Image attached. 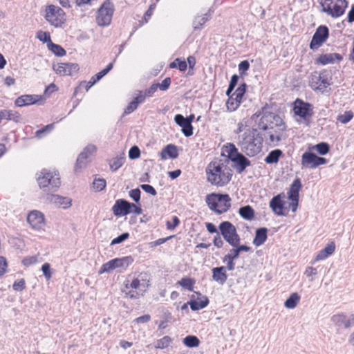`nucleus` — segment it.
<instances>
[{
	"label": "nucleus",
	"mask_w": 354,
	"mask_h": 354,
	"mask_svg": "<svg viewBox=\"0 0 354 354\" xmlns=\"http://www.w3.org/2000/svg\"><path fill=\"white\" fill-rule=\"evenodd\" d=\"M27 221L31 227L36 230H40L45 226L44 215L38 210L30 212L27 216Z\"/></svg>",
	"instance_id": "obj_19"
},
{
	"label": "nucleus",
	"mask_w": 354,
	"mask_h": 354,
	"mask_svg": "<svg viewBox=\"0 0 354 354\" xmlns=\"http://www.w3.org/2000/svg\"><path fill=\"white\" fill-rule=\"evenodd\" d=\"M268 230L266 227H261L256 230L253 244L258 247L263 245L267 239Z\"/></svg>",
	"instance_id": "obj_32"
},
{
	"label": "nucleus",
	"mask_w": 354,
	"mask_h": 354,
	"mask_svg": "<svg viewBox=\"0 0 354 354\" xmlns=\"http://www.w3.org/2000/svg\"><path fill=\"white\" fill-rule=\"evenodd\" d=\"M294 112L296 115L306 119L313 114L312 105L308 102H303L300 99H297L295 102Z\"/></svg>",
	"instance_id": "obj_20"
},
{
	"label": "nucleus",
	"mask_w": 354,
	"mask_h": 354,
	"mask_svg": "<svg viewBox=\"0 0 354 354\" xmlns=\"http://www.w3.org/2000/svg\"><path fill=\"white\" fill-rule=\"evenodd\" d=\"M114 7L111 0H106L98 9L97 23L100 26L110 24L113 15Z\"/></svg>",
	"instance_id": "obj_12"
},
{
	"label": "nucleus",
	"mask_w": 354,
	"mask_h": 354,
	"mask_svg": "<svg viewBox=\"0 0 354 354\" xmlns=\"http://www.w3.org/2000/svg\"><path fill=\"white\" fill-rule=\"evenodd\" d=\"M95 83H97V82L91 77L89 81H83L81 82L80 85L84 86L86 91H88Z\"/></svg>",
	"instance_id": "obj_63"
},
{
	"label": "nucleus",
	"mask_w": 354,
	"mask_h": 354,
	"mask_svg": "<svg viewBox=\"0 0 354 354\" xmlns=\"http://www.w3.org/2000/svg\"><path fill=\"white\" fill-rule=\"evenodd\" d=\"M219 230L223 239L232 247L239 245L240 238L236 232V229L229 221H223L219 225Z\"/></svg>",
	"instance_id": "obj_11"
},
{
	"label": "nucleus",
	"mask_w": 354,
	"mask_h": 354,
	"mask_svg": "<svg viewBox=\"0 0 354 354\" xmlns=\"http://www.w3.org/2000/svg\"><path fill=\"white\" fill-rule=\"evenodd\" d=\"M41 99V96L38 95H23L15 100V104L17 106L21 107L35 104Z\"/></svg>",
	"instance_id": "obj_22"
},
{
	"label": "nucleus",
	"mask_w": 354,
	"mask_h": 354,
	"mask_svg": "<svg viewBox=\"0 0 354 354\" xmlns=\"http://www.w3.org/2000/svg\"><path fill=\"white\" fill-rule=\"evenodd\" d=\"M211 18L210 11L208 10L207 12L197 15L193 21V28L194 30L201 29L203 26Z\"/></svg>",
	"instance_id": "obj_31"
},
{
	"label": "nucleus",
	"mask_w": 354,
	"mask_h": 354,
	"mask_svg": "<svg viewBox=\"0 0 354 354\" xmlns=\"http://www.w3.org/2000/svg\"><path fill=\"white\" fill-rule=\"evenodd\" d=\"M209 303V300L207 297H204L203 299L198 301L191 300L189 301V306L192 310L196 311L205 308Z\"/></svg>",
	"instance_id": "obj_36"
},
{
	"label": "nucleus",
	"mask_w": 354,
	"mask_h": 354,
	"mask_svg": "<svg viewBox=\"0 0 354 354\" xmlns=\"http://www.w3.org/2000/svg\"><path fill=\"white\" fill-rule=\"evenodd\" d=\"M150 319L151 316L149 315H144L133 319V322L137 324H144L148 322Z\"/></svg>",
	"instance_id": "obj_64"
},
{
	"label": "nucleus",
	"mask_w": 354,
	"mask_h": 354,
	"mask_svg": "<svg viewBox=\"0 0 354 354\" xmlns=\"http://www.w3.org/2000/svg\"><path fill=\"white\" fill-rule=\"evenodd\" d=\"M270 207L273 212L278 216H284L283 203L280 195L274 196L270 201Z\"/></svg>",
	"instance_id": "obj_28"
},
{
	"label": "nucleus",
	"mask_w": 354,
	"mask_h": 354,
	"mask_svg": "<svg viewBox=\"0 0 354 354\" xmlns=\"http://www.w3.org/2000/svg\"><path fill=\"white\" fill-rule=\"evenodd\" d=\"M97 148L93 145H87L83 151L79 155L76 165L75 167V171H78L86 167L87 163L88 162V159L94 153H95Z\"/></svg>",
	"instance_id": "obj_17"
},
{
	"label": "nucleus",
	"mask_w": 354,
	"mask_h": 354,
	"mask_svg": "<svg viewBox=\"0 0 354 354\" xmlns=\"http://www.w3.org/2000/svg\"><path fill=\"white\" fill-rule=\"evenodd\" d=\"M302 187L299 178L294 180L288 192V199L291 201H299V192Z\"/></svg>",
	"instance_id": "obj_27"
},
{
	"label": "nucleus",
	"mask_w": 354,
	"mask_h": 354,
	"mask_svg": "<svg viewBox=\"0 0 354 354\" xmlns=\"http://www.w3.org/2000/svg\"><path fill=\"white\" fill-rule=\"evenodd\" d=\"M41 270L46 279L49 280L52 277L50 264L48 263H44L41 266Z\"/></svg>",
	"instance_id": "obj_56"
},
{
	"label": "nucleus",
	"mask_w": 354,
	"mask_h": 354,
	"mask_svg": "<svg viewBox=\"0 0 354 354\" xmlns=\"http://www.w3.org/2000/svg\"><path fill=\"white\" fill-rule=\"evenodd\" d=\"M263 141L261 133L255 129H248L239 136L238 145L242 152L252 157L261 151Z\"/></svg>",
	"instance_id": "obj_3"
},
{
	"label": "nucleus",
	"mask_w": 354,
	"mask_h": 354,
	"mask_svg": "<svg viewBox=\"0 0 354 354\" xmlns=\"http://www.w3.org/2000/svg\"><path fill=\"white\" fill-rule=\"evenodd\" d=\"M129 196L136 202L138 203L140 199V190L138 188L131 189L129 192Z\"/></svg>",
	"instance_id": "obj_58"
},
{
	"label": "nucleus",
	"mask_w": 354,
	"mask_h": 354,
	"mask_svg": "<svg viewBox=\"0 0 354 354\" xmlns=\"http://www.w3.org/2000/svg\"><path fill=\"white\" fill-rule=\"evenodd\" d=\"M44 18L55 28L62 27L66 20L64 11L55 5H49L46 7Z\"/></svg>",
	"instance_id": "obj_8"
},
{
	"label": "nucleus",
	"mask_w": 354,
	"mask_h": 354,
	"mask_svg": "<svg viewBox=\"0 0 354 354\" xmlns=\"http://www.w3.org/2000/svg\"><path fill=\"white\" fill-rule=\"evenodd\" d=\"M320 5L322 12L333 18H337L344 13L348 2L346 0H322Z\"/></svg>",
	"instance_id": "obj_7"
},
{
	"label": "nucleus",
	"mask_w": 354,
	"mask_h": 354,
	"mask_svg": "<svg viewBox=\"0 0 354 354\" xmlns=\"http://www.w3.org/2000/svg\"><path fill=\"white\" fill-rule=\"evenodd\" d=\"M140 155V151L137 146L132 147L129 151V158L131 160L139 158Z\"/></svg>",
	"instance_id": "obj_53"
},
{
	"label": "nucleus",
	"mask_w": 354,
	"mask_h": 354,
	"mask_svg": "<svg viewBox=\"0 0 354 354\" xmlns=\"http://www.w3.org/2000/svg\"><path fill=\"white\" fill-rule=\"evenodd\" d=\"M172 339L169 336H164L162 338L158 339L155 348L159 349H164L167 348L171 343Z\"/></svg>",
	"instance_id": "obj_42"
},
{
	"label": "nucleus",
	"mask_w": 354,
	"mask_h": 354,
	"mask_svg": "<svg viewBox=\"0 0 354 354\" xmlns=\"http://www.w3.org/2000/svg\"><path fill=\"white\" fill-rule=\"evenodd\" d=\"M239 214L243 218L248 221H251L254 217V210L250 205L240 207Z\"/></svg>",
	"instance_id": "obj_34"
},
{
	"label": "nucleus",
	"mask_w": 354,
	"mask_h": 354,
	"mask_svg": "<svg viewBox=\"0 0 354 354\" xmlns=\"http://www.w3.org/2000/svg\"><path fill=\"white\" fill-rule=\"evenodd\" d=\"M106 183L104 178H95L93 182V189L95 192H100L106 187Z\"/></svg>",
	"instance_id": "obj_46"
},
{
	"label": "nucleus",
	"mask_w": 354,
	"mask_h": 354,
	"mask_svg": "<svg viewBox=\"0 0 354 354\" xmlns=\"http://www.w3.org/2000/svg\"><path fill=\"white\" fill-rule=\"evenodd\" d=\"M353 118V114L351 111H346L344 114L337 116V121L342 124H346Z\"/></svg>",
	"instance_id": "obj_50"
},
{
	"label": "nucleus",
	"mask_w": 354,
	"mask_h": 354,
	"mask_svg": "<svg viewBox=\"0 0 354 354\" xmlns=\"http://www.w3.org/2000/svg\"><path fill=\"white\" fill-rule=\"evenodd\" d=\"M140 187L142 190H144L145 192L150 194L152 196H156L157 194V192L156 189L150 185L148 184H143L140 185Z\"/></svg>",
	"instance_id": "obj_62"
},
{
	"label": "nucleus",
	"mask_w": 354,
	"mask_h": 354,
	"mask_svg": "<svg viewBox=\"0 0 354 354\" xmlns=\"http://www.w3.org/2000/svg\"><path fill=\"white\" fill-rule=\"evenodd\" d=\"M79 69V65L75 63H60L53 66V70L60 75H73Z\"/></svg>",
	"instance_id": "obj_21"
},
{
	"label": "nucleus",
	"mask_w": 354,
	"mask_h": 354,
	"mask_svg": "<svg viewBox=\"0 0 354 354\" xmlns=\"http://www.w3.org/2000/svg\"><path fill=\"white\" fill-rule=\"evenodd\" d=\"M48 48L57 56L62 57L66 53V50L61 46L53 42L48 44Z\"/></svg>",
	"instance_id": "obj_41"
},
{
	"label": "nucleus",
	"mask_w": 354,
	"mask_h": 354,
	"mask_svg": "<svg viewBox=\"0 0 354 354\" xmlns=\"http://www.w3.org/2000/svg\"><path fill=\"white\" fill-rule=\"evenodd\" d=\"M335 250V244L334 242H330L326 246L319 251L311 263L314 264L317 261H323L333 254Z\"/></svg>",
	"instance_id": "obj_24"
},
{
	"label": "nucleus",
	"mask_w": 354,
	"mask_h": 354,
	"mask_svg": "<svg viewBox=\"0 0 354 354\" xmlns=\"http://www.w3.org/2000/svg\"><path fill=\"white\" fill-rule=\"evenodd\" d=\"M36 37L41 41L44 43L50 44L52 42L50 39V35L48 32H44L42 30H39L37 32Z\"/></svg>",
	"instance_id": "obj_49"
},
{
	"label": "nucleus",
	"mask_w": 354,
	"mask_h": 354,
	"mask_svg": "<svg viewBox=\"0 0 354 354\" xmlns=\"http://www.w3.org/2000/svg\"><path fill=\"white\" fill-rule=\"evenodd\" d=\"M313 149L316 150L320 155H326L329 152L330 146L326 142H320L312 147Z\"/></svg>",
	"instance_id": "obj_43"
},
{
	"label": "nucleus",
	"mask_w": 354,
	"mask_h": 354,
	"mask_svg": "<svg viewBox=\"0 0 354 354\" xmlns=\"http://www.w3.org/2000/svg\"><path fill=\"white\" fill-rule=\"evenodd\" d=\"M205 203L210 210L217 214H221L230 208L231 198L227 194L212 193L206 196Z\"/></svg>",
	"instance_id": "obj_4"
},
{
	"label": "nucleus",
	"mask_w": 354,
	"mask_h": 354,
	"mask_svg": "<svg viewBox=\"0 0 354 354\" xmlns=\"http://www.w3.org/2000/svg\"><path fill=\"white\" fill-rule=\"evenodd\" d=\"M300 299L301 297L297 292H293L285 301L284 306L288 309H294L299 304Z\"/></svg>",
	"instance_id": "obj_33"
},
{
	"label": "nucleus",
	"mask_w": 354,
	"mask_h": 354,
	"mask_svg": "<svg viewBox=\"0 0 354 354\" xmlns=\"http://www.w3.org/2000/svg\"><path fill=\"white\" fill-rule=\"evenodd\" d=\"M258 118H260L258 127L263 131L261 135L268 145L277 147L286 139V125L279 115L263 110L252 115L253 120Z\"/></svg>",
	"instance_id": "obj_1"
},
{
	"label": "nucleus",
	"mask_w": 354,
	"mask_h": 354,
	"mask_svg": "<svg viewBox=\"0 0 354 354\" xmlns=\"http://www.w3.org/2000/svg\"><path fill=\"white\" fill-rule=\"evenodd\" d=\"M195 280L192 278L183 277L178 281L177 284L180 285L184 288L187 289L189 291L193 290Z\"/></svg>",
	"instance_id": "obj_40"
},
{
	"label": "nucleus",
	"mask_w": 354,
	"mask_h": 354,
	"mask_svg": "<svg viewBox=\"0 0 354 354\" xmlns=\"http://www.w3.org/2000/svg\"><path fill=\"white\" fill-rule=\"evenodd\" d=\"M170 68H178L180 71H185L187 69V64L185 61H182L180 59H176L170 64Z\"/></svg>",
	"instance_id": "obj_47"
},
{
	"label": "nucleus",
	"mask_w": 354,
	"mask_h": 354,
	"mask_svg": "<svg viewBox=\"0 0 354 354\" xmlns=\"http://www.w3.org/2000/svg\"><path fill=\"white\" fill-rule=\"evenodd\" d=\"M207 180L212 185L223 187L232 176V171L227 164L221 160L211 162L205 169Z\"/></svg>",
	"instance_id": "obj_2"
},
{
	"label": "nucleus",
	"mask_w": 354,
	"mask_h": 354,
	"mask_svg": "<svg viewBox=\"0 0 354 354\" xmlns=\"http://www.w3.org/2000/svg\"><path fill=\"white\" fill-rule=\"evenodd\" d=\"M37 262V256L26 257L22 260V263L25 266H29L33 265V264L36 263Z\"/></svg>",
	"instance_id": "obj_57"
},
{
	"label": "nucleus",
	"mask_w": 354,
	"mask_h": 354,
	"mask_svg": "<svg viewBox=\"0 0 354 354\" xmlns=\"http://www.w3.org/2000/svg\"><path fill=\"white\" fill-rule=\"evenodd\" d=\"M125 162L124 156H117L114 158L110 163V168L113 171H116L121 167Z\"/></svg>",
	"instance_id": "obj_44"
},
{
	"label": "nucleus",
	"mask_w": 354,
	"mask_h": 354,
	"mask_svg": "<svg viewBox=\"0 0 354 354\" xmlns=\"http://www.w3.org/2000/svg\"><path fill=\"white\" fill-rule=\"evenodd\" d=\"M12 288L15 291H21L26 288V282L24 279L15 281L12 285Z\"/></svg>",
	"instance_id": "obj_54"
},
{
	"label": "nucleus",
	"mask_w": 354,
	"mask_h": 354,
	"mask_svg": "<svg viewBox=\"0 0 354 354\" xmlns=\"http://www.w3.org/2000/svg\"><path fill=\"white\" fill-rule=\"evenodd\" d=\"M129 237V234L128 232L122 233L118 237L113 239L111 241V245L119 244V243L123 242L124 241H125L126 239H127Z\"/></svg>",
	"instance_id": "obj_55"
},
{
	"label": "nucleus",
	"mask_w": 354,
	"mask_h": 354,
	"mask_svg": "<svg viewBox=\"0 0 354 354\" xmlns=\"http://www.w3.org/2000/svg\"><path fill=\"white\" fill-rule=\"evenodd\" d=\"M133 261L131 256H127L122 258H115L104 263L99 270V274L110 272L115 268H127Z\"/></svg>",
	"instance_id": "obj_13"
},
{
	"label": "nucleus",
	"mask_w": 354,
	"mask_h": 354,
	"mask_svg": "<svg viewBox=\"0 0 354 354\" xmlns=\"http://www.w3.org/2000/svg\"><path fill=\"white\" fill-rule=\"evenodd\" d=\"M332 323L337 327L348 328L354 326V314L339 313L331 317Z\"/></svg>",
	"instance_id": "obj_18"
},
{
	"label": "nucleus",
	"mask_w": 354,
	"mask_h": 354,
	"mask_svg": "<svg viewBox=\"0 0 354 354\" xmlns=\"http://www.w3.org/2000/svg\"><path fill=\"white\" fill-rule=\"evenodd\" d=\"M158 88L161 91H166L171 84V79L169 77L165 78L161 83H157Z\"/></svg>",
	"instance_id": "obj_60"
},
{
	"label": "nucleus",
	"mask_w": 354,
	"mask_h": 354,
	"mask_svg": "<svg viewBox=\"0 0 354 354\" xmlns=\"http://www.w3.org/2000/svg\"><path fill=\"white\" fill-rule=\"evenodd\" d=\"M227 152L229 158L234 162V167L238 173H242L247 167L250 165V160L239 152L234 145H230Z\"/></svg>",
	"instance_id": "obj_10"
},
{
	"label": "nucleus",
	"mask_w": 354,
	"mask_h": 354,
	"mask_svg": "<svg viewBox=\"0 0 354 354\" xmlns=\"http://www.w3.org/2000/svg\"><path fill=\"white\" fill-rule=\"evenodd\" d=\"M39 186L44 192H55L60 186L59 174L55 171L43 169L37 176Z\"/></svg>",
	"instance_id": "obj_6"
},
{
	"label": "nucleus",
	"mask_w": 354,
	"mask_h": 354,
	"mask_svg": "<svg viewBox=\"0 0 354 354\" xmlns=\"http://www.w3.org/2000/svg\"><path fill=\"white\" fill-rule=\"evenodd\" d=\"M175 122L182 128V132L186 137H189L193 135V127L190 124L189 122L180 114H177L174 117Z\"/></svg>",
	"instance_id": "obj_23"
},
{
	"label": "nucleus",
	"mask_w": 354,
	"mask_h": 354,
	"mask_svg": "<svg viewBox=\"0 0 354 354\" xmlns=\"http://www.w3.org/2000/svg\"><path fill=\"white\" fill-rule=\"evenodd\" d=\"M3 112L6 120H12L15 122H20L21 121V116L17 111L3 109Z\"/></svg>",
	"instance_id": "obj_37"
},
{
	"label": "nucleus",
	"mask_w": 354,
	"mask_h": 354,
	"mask_svg": "<svg viewBox=\"0 0 354 354\" xmlns=\"http://www.w3.org/2000/svg\"><path fill=\"white\" fill-rule=\"evenodd\" d=\"M113 67V64L110 63L106 67L95 74V75L92 76L95 80L97 82L100 81L104 75H106Z\"/></svg>",
	"instance_id": "obj_48"
},
{
	"label": "nucleus",
	"mask_w": 354,
	"mask_h": 354,
	"mask_svg": "<svg viewBox=\"0 0 354 354\" xmlns=\"http://www.w3.org/2000/svg\"><path fill=\"white\" fill-rule=\"evenodd\" d=\"M138 106V105H137V104L133 100H132L124 109L123 114L129 115L131 113L137 109Z\"/></svg>",
	"instance_id": "obj_59"
},
{
	"label": "nucleus",
	"mask_w": 354,
	"mask_h": 354,
	"mask_svg": "<svg viewBox=\"0 0 354 354\" xmlns=\"http://www.w3.org/2000/svg\"><path fill=\"white\" fill-rule=\"evenodd\" d=\"M327 162V159L317 156L310 151H306L301 156V165L302 168L313 169L320 165H326Z\"/></svg>",
	"instance_id": "obj_14"
},
{
	"label": "nucleus",
	"mask_w": 354,
	"mask_h": 354,
	"mask_svg": "<svg viewBox=\"0 0 354 354\" xmlns=\"http://www.w3.org/2000/svg\"><path fill=\"white\" fill-rule=\"evenodd\" d=\"M283 153L280 149H274L271 151L265 158V162L267 164L277 163L279 158L282 156Z\"/></svg>",
	"instance_id": "obj_35"
},
{
	"label": "nucleus",
	"mask_w": 354,
	"mask_h": 354,
	"mask_svg": "<svg viewBox=\"0 0 354 354\" xmlns=\"http://www.w3.org/2000/svg\"><path fill=\"white\" fill-rule=\"evenodd\" d=\"M241 101L239 99L233 96L232 95L229 97L227 102L226 106L228 111H235L240 105Z\"/></svg>",
	"instance_id": "obj_39"
},
{
	"label": "nucleus",
	"mask_w": 354,
	"mask_h": 354,
	"mask_svg": "<svg viewBox=\"0 0 354 354\" xmlns=\"http://www.w3.org/2000/svg\"><path fill=\"white\" fill-rule=\"evenodd\" d=\"M48 200L50 203L64 209H66L71 205V200L68 197L52 194L48 197Z\"/></svg>",
	"instance_id": "obj_30"
},
{
	"label": "nucleus",
	"mask_w": 354,
	"mask_h": 354,
	"mask_svg": "<svg viewBox=\"0 0 354 354\" xmlns=\"http://www.w3.org/2000/svg\"><path fill=\"white\" fill-rule=\"evenodd\" d=\"M329 35L328 28L325 26H319L314 33L310 43V48L312 50L317 49L326 41Z\"/></svg>",
	"instance_id": "obj_15"
},
{
	"label": "nucleus",
	"mask_w": 354,
	"mask_h": 354,
	"mask_svg": "<svg viewBox=\"0 0 354 354\" xmlns=\"http://www.w3.org/2000/svg\"><path fill=\"white\" fill-rule=\"evenodd\" d=\"M183 344L189 348L196 347L200 344L199 339L194 335H188L183 340Z\"/></svg>",
	"instance_id": "obj_38"
},
{
	"label": "nucleus",
	"mask_w": 354,
	"mask_h": 354,
	"mask_svg": "<svg viewBox=\"0 0 354 354\" xmlns=\"http://www.w3.org/2000/svg\"><path fill=\"white\" fill-rule=\"evenodd\" d=\"M124 284L126 289L132 288L145 292L149 286V280L146 278L145 274L141 273L131 281L127 279Z\"/></svg>",
	"instance_id": "obj_16"
},
{
	"label": "nucleus",
	"mask_w": 354,
	"mask_h": 354,
	"mask_svg": "<svg viewBox=\"0 0 354 354\" xmlns=\"http://www.w3.org/2000/svg\"><path fill=\"white\" fill-rule=\"evenodd\" d=\"M342 59V57L339 53L322 54L315 59V63L324 66L328 64H333L336 60L340 61Z\"/></svg>",
	"instance_id": "obj_25"
},
{
	"label": "nucleus",
	"mask_w": 354,
	"mask_h": 354,
	"mask_svg": "<svg viewBox=\"0 0 354 354\" xmlns=\"http://www.w3.org/2000/svg\"><path fill=\"white\" fill-rule=\"evenodd\" d=\"M246 84L245 83L240 85L234 93L232 94L233 96L239 99L240 101L242 100V98L245 93Z\"/></svg>",
	"instance_id": "obj_51"
},
{
	"label": "nucleus",
	"mask_w": 354,
	"mask_h": 354,
	"mask_svg": "<svg viewBox=\"0 0 354 354\" xmlns=\"http://www.w3.org/2000/svg\"><path fill=\"white\" fill-rule=\"evenodd\" d=\"M318 271L316 268L308 266L306 268L304 274L308 278L309 281L313 282L317 275Z\"/></svg>",
	"instance_id": "obj_45"
},
{
	"label": "nucleus",
	"mask_w": 354,
	"mask_h": 354,
	"mask_svg": "<svg viewBox=\"0 0 354 354\" xmlns=\"http://www.w3.org/2000/svg\"><path fill=\"white\" fill-rule=\"evenodd\" d=\"M115 216H126L131 213L140 215L142 213V209L140 206L134 203H129L124 199H118L115 201L112 207Z\"/></svg>",
	"instance_id": "obj_9"
},
{
	"label": "nucleus",
	"mask_w": 354,
	"mask_h": 354,
	"mask_svg": "<svg viewBox=\"0 0 354 354\" xmlns=\"http://www.w3.org/2000/svg\"><path fill=\"white\" fill-rule=\"evenodd\" d=\"M178 156L177 147L172 144L167 145L160 153V156L162 160H167L168 158L175 159Z\"/></svg>",
	"instance_id": "obj_29"
},
{
	"label": "nucleus",
	"mask_w": 354,
	"mask_h": 354,
	"mask_svg": "<svg viewBox=\"0 0 354 354\" xmlns=\"http://www.w3.org/2000/svg\"><path fill=\"white\" fill-rule=\"evenodd\" d=\"M212 279L221 285H223L227 279V274L225 266L216 267L212 268Z\"/></svg>",
	"instance_id": "obj_26"
},
{
	"label": "nucleus",
	"mask_w": 354,
	"mask_h": 354,
	"mask_svg": "<svg viewBox=\"0 0 354 354\" xmlns=\"http://www.w3.org/2000/svg\"><path fill=\"white\" fill-rule=\"evenodd\" d=\"M180 223V221L176 216H174L172 217V223L169 221H167L166 225L168 230H174L176 228Z\"/></svg>",
	"instance_id": "obj_61"
},
{
	"label": "nucleus",
	"mask_w": 354,
	"mask_h": 354,
	"mask_svg": "<svg viewBox=\"0 0 354 354\" xmlns=\"http://www.w3.org/2000/svg\"><path fill=\"white\" fill-rule=\"evenodd\" d=\"M331 84V77L329 73L326 70L314 71L309 77L310 87L313 90L322 93L328 91Z\"/></svg>",
	"instance_id": "obj_5"
},
{
	"label": "nucleus",
	"mask_w": 354,
	"mask_h": 354,
	"mask_svg": "<svg viewBox=\"0 0 354 354\" xmlns=\"http://www.w3.org/2000/svg\"><path fill=\"white\" fill-rule=\"evenodd\" d=\"M237 252L238 250L236 251L234 248L231 249L229 253L223 258V262L225 263L227 261V260L234 261V259H237L239 255Z\"/></svg>",
	"instance_id": "obj_52"
}]
</instances>
